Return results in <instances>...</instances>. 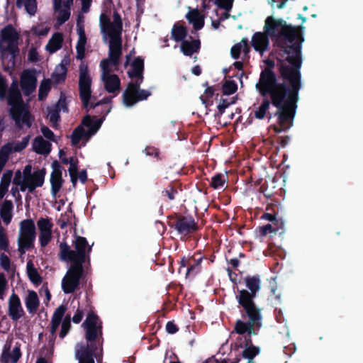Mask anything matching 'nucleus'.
<instances>
[{
  "label": "nucleus",
  "instance_id": "nucleus-1",
  "mask_svg": "<svg viewBox=\"0 0 363 363\" xmlns=\"http://www.w3.org/2000/svg\"><path fill=\"white\" fill-rule=\"evenodd\" d=\"M284 79L290 84L287 91L284 83L277 82L275 74L269 69L261 72L256 87L263 96L269 94L272 104L278 108L277 115L279 125H289L294 118L298 92L300 89V74L297 69H289L286 64L279 68Z\"/></svg>",
  "mask_w": 363,
  "mask_h": 363
},
{
  "label": "nucleus",
  "instance_id": "nucleus-2",
  "mask_svg": "<svg viewBox=\"0 0 363 363\" xmlns=\"http://www.w3.org/2000/svg\"><path fill=\"white\" fill-rule=\"evenodd\" d=\"M263 29L268 37L274 38L284 48L288 55L286 60L281 63L280 67L286 64L289 69L298 70L301 65V43L303 40L299 28L287 24L282 19L268 16L264 21Z\"/></svg>",
  "mask_w": 363,
  "mask_h": 363
},
{
  "label": "nucleus",
  "instance_id": "nucleus-3",
  "mask_svg": "<svg viewBox=\"0 0 363 363\" xmlns=\"http://www.w3.org/2000/svg\"><path fill=\"white\" fill-rule=\"evenodd\" d=\"M73 247L74 250H72L66 242L60 245V259L72 262L62 281V288L66 294L72 293L78 287L83 274L82 264L85 261L86 252L91 251L86 238L81 236L76 237Z\"/></svg>",
  "mask_w": 363,
  "mask_h": 363
},
{
  "label": "nucleus",
  "instance_id": "nucleus-4",
  "mask_svg": "<svg viewBox=\"0 0 363 363\" xmlns=\"http://www.w3.org/2000/svg\"><path fill=\"white\" fill-rule=\"evenodd\" d=\"M99 26L104 40H108V55L121 56L123 23L120 15L115 11L111 19L105 13H101Z\"/></svg>",
  "mask_w": 363,
  "mask_h": 363
},
{
  "label": "nucleus",
  "instance_id": "nucleus-5",
  "mask_svg": "<svg viewBox=\"0 0 363 363\" xmlns=\"http://www.w3.org/2000/svg\"><path fill=\"white\" fill-rule=\"evenodd\" d=\"M19 35L11 26H7L1 31L0 50L1 60L6 69H9L15 65V58L18 52Z\"/></svg>",
  "mask_w": 363,
  "mask_h": 363
},
{
  "label": "nucleus",
  "instance_id": "nucleus-6",
  "mask_svg": "<svg viewBox=\"0 0 363 363\" xmlns=\"http://www.w3.org/2000/svg\"><path fill=\"white\" fill-rule=\"evenodd\" d=\"M8 103L11 106L10 112L16 125L21 128L31 125V118L22 103L21 95L16 82H13L9 90Z\"/></svg>",
  "mask_w": 363,
  "mask_h": 363
},
{
  "label": "nucleus",
  "instance_id": "nucleus-7",
  "mask_svg": "<svg viewBox=\"0 0 363 363\" xmlns=\"http://www.w3.org/2000/svg\"><path fill=\"white\" fill-rule=\"evenodd\" d=\"M121 56L108 55L100 62L101 69V79L104 83L105 89L109 93H115L120 89L121 81L119 77L112 74L118 70Z\"/></svg>",
  "mask_w": 363,
  "mask_h": 363
},
{
  "label": "nucleus",
  "instance_id": "nucleus-8",
  "mask_svg": "<svg viewBox=\"0 0 363 363\" xmlns=\"http://www.w3.org/2000/svg\"><path fill=\"white\" fill-rule=\"evenodd\" d=\"M45 169H39L34 171L32 175L23 177L21 174V171L18 170L13 179V184L20 187L21 191H28L33 193L38 187L43 185L45 176Z\"/></svg>",
  "mask_w": 363,
  "mask_h": 363
},
{
  "label": "nucleus",
  "instance_id": "nucleus-9",
  "mask_svg": "<svg viewBox=\"0 0 363 363\" xmlns=\"http://www.w3.org/2000/svg\"><path fill=\"white\" fill-rule=\"evenodd\" d=\"M35 238V223L31 219L23 220L20 223L18 238V250L24 253L26 250L32 247Z\"/></svg>",
  "mask_w": 363,
  "mask_h": 363
},
{
  "label": "nucleus",
  "instance_id": "nucleus-10",
  "mask_svg": "<svg viewBox=\"0 0 363 363\" xmlns=\"http://www.w3.org/2000/svg\"><path fill=\"white\" fill-rule=\"evenodd\" d=\"M82 326L85 330V338L87 342H99V339L102 335V325L96 314L93 312L89 313Z\"/></svg>",
  "mask_w": 363,
  "mask_h": 363
},
{
  "label": "nucleus",
  "instance_id": "nucleus-11",
  "mask_svg": "<svg viewBox=\"0 0 363 363\" xmlns=\"http://www.w3.org/2000/svg\"><path fill=\"white\" fill-rule=\"evenodd\" d=\"M150 95L149 91L140 89L138 83H130L123 94V103L126 106H132L138 101L146 99Z\"/></svg>",
  "mask_w": 363,
  "mask_h": 363
},
{
  "label": "nucleus",
  "instance_id": "nucleus-12",
  "mask_svg": "<svg viewBox=\"0 0 363 363\" xmlns=\"http://www.w3.org/2000/svg\"><path fill=\"white\" fill-rule=\"evenodd\" d=\"M91 79L88 74L86 66L81 65L79 67V94L84 106H87L91 97Z\"/></svg>",
  "mask_w": 363,
  "mask_h": 363
},
{
  "label": "nucleus",
  "instance_id": "nucleus-13",
  "mask_svg": "<svg viewBox=\"0 0 363 363\" xmlns=\"http://www.w3.org/2000/svg\"><path fill=\"white\" fill-rule=\"evenodd\" d=\"M74 0H52L53 9L56 13L58 26L62 25L70 17V9Z\"/></svg>",
  "mask_w": 363,
  "mask_h": 363
},
{
  "label": "nucleus",
  "instance_id": "nucleus-14",
  "mask_svg": "<svg viewBox=\"0 0 363 363\" xmlns=\"http://www.w3.org/2000/svg\"><path fill=\"white\" fill-rule=\"evenodd\" d=\"M78 343L75 345V357L79 363H94L93 353L96 350V343L89 342Z\"/></svg>",
  "mask_w": 363,
  "mask_h": 363
},
{
  "label": "nucleus",
  "instance_id": "nucleus-15",
  "mask_svg": "<svg viewBox=\"0 0 363 363\" xmlns=\"http://www.w3.org/2000/svg\"><path fill=\"white\" fill-rule=\"evenodd\" d=\"M37 227L39 231V241L41 247L48 245L52 238L53 223L48 218H40L37 221Z\"/></svg>",
  "mask_w": 363,
  "mask_h": 363
},
{
  "label": "nucleus",
  "instance_id": "nucleus-16",
  "mask_svg": "<svg viewBox=\"0 0 363 363\" xmlns=\"http://www.w3.org/2000/svg\"><path fill=\"white\" fill-rule=\"evenodd\" d=\"M250 320L248 323H245L240 320H238L235 325V330L238 334H244L247 333L248 338H250L251 335L255 334V328L260 327V315H255L249 316Z\"/></svg>",
  "mask_w": 363,
  "mask_h": 363
},
{
  "label": "nucleus",
  "instance_id": "nucleus-17",
  "mask_svg": "<svg viewBox=\"0 0 363 363\" xmlns=\"http://www.w3.org/2000/svg\"><path fill=\"white\" fill-rule=\"evenodd\" d=\"M255 296V294L245 289L239 291L238 302L244 308L248 316L260 315L253 302Z\"/></svg>",
  "mask_w": 363,
  "mask_h": 363
},
{
  "label": "nucleus",
  "instance_id": "nucleus-18",
  "mask_svg": "<svg viewBox=\"0 0 363 363\" xmlns=\"http://www.w3.org/2000/svg\"><path fill=\"white\" fill-rule=\"evenodd\" d=\"M8 314L13 320H17L24 315L20 298L15 293L8 300Z\"/></svg>",
  "mask_w": 363,
  "mask_h": 363
},
{
  "label": "nucleus",
  "instance_id": "nucleus-19",
  "mask_svg": "<svg viewBox=\"0 0 363 363\" xmlns=\"http://www.w3.org/2000/svg\"><path fill=\"white\" fill-rule=\"evenodd\" d=\"M250 43L254 50L262 55L269 49V39L264 31H259L252 35Z\"/></svg>",
  "mask_w": 363,
  "mask_h": 363
},
{
  "label": "nucleus",
  "instance_id": "nucleus-20",
  "mask_svg": "<svg viewBox=\"0 0 363 363\" xmlns=\"http://www.w3.org/2000/svg\"><path fill=\"white\" fill-rule=\"evenodd\" d=\"M52 168L53 170L50 175L51 191L55 196L62 188L63 179L61 167L57 162L52 164Z\"/></svg>",
  "mask_w": 363,
  "mask_h": 363
},
{
  "label": "nucleus",
  "instance_id": "nucleus-21",
  "mask_svg": "<svg viewBox=\"0 0 363 363\" xmlns=\"http://www.w3.org/2000/svg\"><path fill=\"white\" fill-rule=\"evenodd\" d=\"M186 18L196 30H201L204 26L205 16L196 9H190L186 14Z\"/></svg>",
  "mask_w": 363,
  "mask_h": 363
},
{
  "label": "nucleus",
  "instance_id": "nucleus-22",
  "mask_svg": "<svg viewBox=\"0 0 363 363\" xmlns=\"http://www.w3.org/2000/svg\"><path fill=\"white\" fill-rule=\"evenodd\" d=\"M21 88L25 94H30L36 87V79L35 76L28 71H25L21 78Z\"/></svg>",
  "mask_w": 363,
  "mask_h": 363
},
{
  "label": "nucleus",
  "instance_id": "nucleus-23",
  "mask_svg": "<svg viewBox=\"0 0 363 363\" xmlns=\"http://www.w3.org/2000/svg\"><path fill=\"white\" fill-rule=\"evenodd\" d=\"M250 48L248 45L247 38H243L239 43L234 45L230 50V54L233 58L238 59L242 54L243 57L247 56L250 52Z\"/></svg>",
  "mask_w": 363,
  "mask_h": 363
},
{
  "label": "nucleus",
  "instance_id": "nucleus-24",
  "mask_svg": "<svg viewBox=\"0 0 363 363\" xmlns=\"http://www.w3.org/2000/svg\"><path fill=\"white\" fill-rule=\"evenodd\" d=\"M30 137L26 136L21 141H14L3 145L1 148H5L7 155L9 156L12 152H18L24 150L28 145Z\"/></svg>",
  "mask_w": 363,
  "mask_h": 363
},
{
  "label": "nucleus",
  "instance_id": "nucleus-25",
  "mask_svg": "<svg viewBox=\"0 0 363 363\" xmlns=\"http://www.w3.org/2000/svg\"><path fill=\"white\" fill-rule=\"evenodd\" d=\"M77 34L79 36L76 50H77V58L78 60H82L85 55V45L86 43V37L84 28L82 26H77Z\"/></svg>",
  "mask_w": 363,
  "mask_h": 363
},
{
  "label": "nucleus",
  "instance_id": "nucleus-26",
  "mask_svg": "<svg viewBox=\"0 0 363 363\" xmlns=\"http://www.w3.org/2000/svg\"><path fill=\"white\" fill-rule=\"evenodd\" d=\"M25 304L29 313L34 314L37 312L40 306V301L35 291H28L25 298Z\"/></svg>",
  "mask_w": 363,
  "mask_h": 363
},
{
  "label": "nucleus",
  "instance_id": "nucleus-27",
  "mask_svg": "<svg viewBox=\"0 0 363 363\" xmlns=\"http://www.w3.org/2000/svg\"><path fill=\"white\" fill-rule=\"evenodd\" d=\"M69 61L68 59H63L60 64L56 66L52 74V80L55 83H59L65 79L67 74V66L69 65Z\"/></svg>",
  "mask_w": 363,
  "mask_h": 363
},
{
  "label": "nucleus",
  "instance_id": "nucleus-28",
  "mask_svg": "<svg viewBox=\"0 0 363 363\" xmlns=\"http://www.w3.org/2000/svg\"><path fill=\"white\" fill-rule=\"evenodd\" d=\"M177 230L183 234H187L196 230L197 227L194 220L191 218L179 219L176 224Z\"/></svg>",
  "mask_w": 363,
  "mask_h": 363
},
{
  "label": "nucleus",
  "instance_id": "nucleus-29",
  "mask_svg": "<svg viewBox=\"0 0 363 363\" xmlns=\"http://www.w3.org/2000/svg\"><path fill=\"white\" fill-rule=\"evenodd\" d=\"M64 41L63 35L61 33H55L45 46L46 50L52 54L60 50Z\"/></svg>",
  "mask_w": 363,
  "mask_h": 363
},
{
  "label": "nucleus",
  "instance_id": "nucleus-30",
  "mask_svg": "<svg viewBox=\"0 0 363 363\" xmlns=\"http://www.w3.org/2000/svg\"><path fill=\"white\" fill-rule=\"evenodd\" d=\"M33 150L40 155H48L51 150V144L42 137H36L33 143Z\"/></svg>",
  "mask_w": 363,
  "mask_h": 363
},
{
  "label": "nucleus",
  "instance_id": "nucleus-31",
  "mask_svg": "<svg viewBox=\"0 0 363 363\" xmlns=\"http://www.w3.org/2000/svg\"><path fill=\"white\" fill-rule=\"evenodd\" d=\"M143 67V60L140 57L135 58L131 63L130 69L128 72L129 77L130 78H138L142 80Z\"/></svg>",
  "mask_w": 363,
  "mask_h": 363
},
{
  "label": "nucleus",
  "instance_id": "nucleus-32",
  "mask_svg": "<svg viewBox=\"0 0 363 363\" xmlns=\"http://www.w3.org/2000/svg\"><path fill=\"white\" fill-rule=\"evenodd\" d=\"M180 48L182 52L187 56H191L197 52L200 48V41L199 40H183Z\"/></svg>",
  "mask_w": 363,
  "mask_h": 363
},
{
  "label": "nucleus",
  "instance_id": "nucleus-33",
  "mask_svg": "<svg viewBox=\"0 0 363 363\" xmlns=\"http://www.w3.org/2000/svg\"><path fill=\"white\" fill-rule=\"evenodd\" d=\"M65 311L66 307L63 305L60 306L55 311L51 320L50 332L52 334L55 333L60 323L62 322Z\"/></svg>",
  "mask_w": 363,
  "mask_h": 363
},
{
  "label": "nucleus",
  "instance_id": "nucleus-34",
  "mask_svg": "<svg viewBox=\"0 0 363 363\" xmlns=\"http://www.w3.org/2000/svg\"><path fill=\"white\" fill-rule=\"evenodd\" d=\"M21 355V354L19 347H15L12 351L7 349L3 352L1 361L3 363H16L20 358Z\"/></svg>",
  "mask_w": 363,
  "mask_h": 363
},
{
  "label": "nucleus",
  "instance_id": "nucleus-35",
  "mask_svg": "<svg viewBox=\"0 0 363 363\" xmlns=\"http://www.w3.org/2000/svg\"><path fill=\"white\" fill-rule=\"evenodd\" d=\"M259 353V348L252 345L250 338L246 339L245 350L242 352V357L248 359V363H253V358Z\"/></svg>",
  "mask_w": 363,
  "mask_h": 363
},
{
  "label": "nucleus",
  "instance_id": "nucleus-36",
  "mask_svg": "<svg viewBox=\"0 0 363 363\" xmlns=\"http://www.w3.org/2000/svg\"><path fill=\"white\" fill-rule=\"evenodd\" d=\"M83 125L87 127L88 130L86 133L87 138H89L99 130L101 125V121L100 119L93 120L90 116H86L83 120Z\"/></svg>",
  "mask_w": 363,
  "mask_h": 363
},
{
  "label": "nucleus",
  "instance_id": "nucleus-37",
  "mask_svg": "<svg viewBox=\"0 0 363 363\" xmlns=\"http://www.w3.org/2000/svg\"><path fill=\"white\" fill-rule=\"evenodd\" d=\"M12 177L13 172L11 170H6L3 174L0 182V199H1L7 193Z\"/></svg>",
  "mask_w": 363,
  "mask_h": 363
},
{
  "label": "nucleus",
  "instance_id": "nucleus-38",
  "mask_svg": "<svg viewBox=\"0 0 363 363\" xmlns=\"http://www.w3.org/2000/svg\"><path fill=\"white\" fill-rule=\"evenodd\" d=\"M13 203L11 201L5 200L1 207L0 214L3 221L9 224L12 218Z\"/></svg>",
  "mask_w": 363,
  "mask_h": 363
},
{
  "label": "nucleus",
  "instance_id": "nucleus-39",
  "mask_svg": "<svg viewBox=\"0 0 363 363\" xmlns=\"http://www.w3.org/2000/svg\"><path fill=\"white\" fill-rule=\"evenodd\" d=\"M16 6L18 8L23 6L30 15H34L37 11L35 0H16Z\"/></svg>",
  "mask_w": 363,
  "mask_h": 363
},
{
  "label": "nucleus",
  "instance_id": "nucleus-40",
  "mask_svg": "<svg viewBox=\"0 0 363 363\" xmlns=\"http://www.w3.org/2000/svg\"><path fill=\"white\" fill-rule=\"evenodd\" d=\"M27 273L30 280L35 284H40L42 281V279L38 274L37 269L35 268L32 261H28L27 262Z\"/></svg>",
  "mask_w": 363,
  "mask_h": 363
},
{
  "label": "nucleus",
  "instance_id": "nucleus-41",
  "mask_svg": "<svg viewBox=\"0 0 363 363\" xmlns=\"http://www.w3.org/2000/svg\"><path fill=\"white\" fill-rule=\"evenodd\" d=\"M247 287L250 293L256 295L260 289V280L258 277H249L245 279Z\"/></svg>",
  "mask_w": 363,
  "mask_h": 363
},
{
  "label": "nucleus",
  "instance_id": "nucleus-42",
  "mask_svg": "<svg viewBox=\"0 0 363 363\" xmlns=\"http://www.w3.org/2000/svg\"><path fill=\"white\" fill-rule=\"evenodd\" d=\"M187 35V30L183 26L174 25L172 30L173 39L177 41H182Z\"/></svg>",
  "mask_w": 363,
  "mask_h": 363
},
{
  "label": "nucleus",
  "instance_id": "nucleus-43",
  "mask_svg": "<svg viewBox=\"0 0 363 363\" xmlns=\"http://www.w3.org/2000/svg\"><path fill=\"white\" fill-rule=\"evenodd\" d=\"M85 136L87 137L86 130L84 129L82 126H79L74 130L71 135L72 145H77L80 141V140Z\"/></svg>",
  "mask_w": 363,
  "mask_h": 363
},
{
  "label": "nucleus",
  "instance_id": "nucleus-44",
  "mask_svg": "<svg viewBox=\"0 0 363 363\" xmlns=\"http://www.w3.org/2000/svg\"><path fill=\"white\" fill-rule=\"evenodd\" d=\"M51 89V81L49 79H44L39 87L38 97L40 100H43L48 95Z\"/></svg>",
  "mask_w": 363,
  "mask_h": 363
},
{
  "label": "nucleus",
  "instance_id": "nucleus-45",
  "mask_svg": "<svg viewBox=\"0 0 363 363\" xmlns=\"http://www.w3.org/2000/svg\"><path fill=\"white\" fill-rule=\"evenodd\" d=\"M226 182V177L222 174H217L212 177L211 185L215 189H221L224 187Z\"/></svg>",
  "mask_w": 363,
  "mask_h": 363
},
{
  "label": "nucleus",
  "instance_id": "nucleus-46",
  "mask_svg": "<svg viewBox=\"0 0 363 363\" xmlns=\"http://www.w3.org/2000/svg\"><path fill=\"white\" fill-rule=\"evenodd\" d=\"M269 106V101L268 99H264L257 110L255 111V116L258 119L264 118Z\"/></svg>",
  "mask_w": 363,
  "mask_h": 363
},
{
  "label": "nucleus",
  "instance_id": "nucleus-47",
  "mask_svg": "<svg viewBox=\"0 0 363 363\" xmlns=\"http://www.w3.org/2000/svg\"><path fill=\"white\" fill-rule=\"evenodd\" d=\"M69 173L71 177L72 182L74 185L77 181V161L73 158H69Z\"/></svg>",
  "mask_w": 363,
  "mask_h": 363
},
{
  "label": "nucleus",
  "instance_id": "nucleus-48",
  "mask_svg": "<svg viewBox=\"0 0 363 363\" xmlns=\"http://www.w3.org/2000/svg\"><path fill=\"white\" fill-rule=\"evenodd\" d=\"M9 241L6 233V230L0 226V250L4 251H9Z\"/></svg>",
  "mask_w": 363,
  "mask_h": 363
},
{
  "label": "nucleus",
  "instance_id": "nucleus-49",
  "mask_svg": "<svg viewBox=\"0 0 363 363\" xmlns=\"http://www.w3.org/2000/svg\"><path fill=\"white\" fill-rule=\"evenodd\" d=\"M238 86L236 83L232 80H227L223 85V92L225 95H230L237 91Z\"/></svg>",
  "mask_w": 363,
  "mask_h": 363
},
{
  "label": "nucleus",
  "instance_id": "nucleus-50",
  "mask_svg": "<svg viewBox=\"0 0 363 363\" xmlns=\"http://www.w3.org/2000/svg\"><path fill=\"white\" fill-rule=\"evenodd\" d=\"M234 0H215V4L224 9L225 11H230L232 9Z\"/></svg>",
  "mask_w": 363,
  "mask_h": 363
},
{
  "label": "nucleus",
  "instance_id": "nucleus-51",
  "mask_svg": "<svg viewBox=\"0 0 363 363\" xmlns=\"http://www.w3.org/2000/svg\"><path fill=\"white\" fill-rule=\"evenodd\" d=\"M70 316H66L62 322V328L60 333V335L62 338H63L67 335L70 329Z\"/></svg>",
  "mask_w": 363,
  "mask_h": 363
},
{
  "label": "nucleus",
  "instance_id": "nucleus-52",
  "mask_svg": "<svg viewBox=\"0 0 363 363\" xmlns=\"http://www.w3.org/2000/svg\"><path fill=\"white\" fill-rule=\"evenodd\" d=\"M50 27L40 24L35 26L33 30L35 35H46L50 31Z\"/></svg>",
  "mask_w": 363,
  "mask_h": 363
},
{
  "label": "nucleus",
  "instance_id": "nucleus-53",
  "mask_svg": "<svg viewBox=\"0 0 363 363\" xmlns=\"http://www.w3.org/2000/svg\"><path fill=\"white\" fill-rule=\"evenodd\" d=\"M0 264H1V267L6 271H8L10 269V264H11L10 259L4 253H1L0 255Z\"/></svg>",
  "mask_w": 363,
  "mask_h": 363
},
{
  "label": "nucleus",
  "instance_id": "nucleus-54",
  "mask_svg": "<svg viewBox=\"0 0 363 363\" xmlns=\"http://www.w3.org/2000/svg\"><path fill=\"white\" fill-rule=\"evenodd\" d=\"M279 225H274L272 224H267L261 228V232L263 235H265L268 233H276L277 231V228Z\"/></svg>",
  "mask_w": 363,
  "mask_h": 363
},
{
  "label": "nucleus",
  "instance_id": "nucleus-55",
  "mask_svg": "<svg viewBox=\"0 0 363 363\" xmlns=\"http://www.w3.org/2000/svg\"><path fill=\"white\" fill-rule=\"evenodd\" d=\"M58 111L55 109L50 110L48 113V118L53 126H55L59 118Z\"/></svg>",
  "mask_w": 363,
  "mask_h": 363
},
{
  "label": "nucleus",
  "instance_id": "nucleus-56",
  "mask_svg": "<svg viewBox=\"0 0 363 363\" xmlns=\"http://www.w3.org/2000/svg\"><path fill=\"white\" fill-rule=\"evenodd\" d=\"M7 286V280L4 274L0 273V298H3Z\"/></svg>",
  "mask_w": 363,
  "mask_h": 363
},
{
  "label": "nucleus",
  "instance_id": "nucleus-57",
  "mask_svg": "<svg viewBox=\"0 0 363 363\" xmlns=\"http://www.w3.org/2000/svg\"><path fill=\"white\" fill-rule=\"evenodd\" d=\"M40 130L44 137L50 140L55 141V135L48 127L42 125Z\"/></svg>",
  "mask_w": 363,
  "mask_h": 363
},
{
  "label": "nucleus",
  "instance_id": "nucleus-58",
  "mask_svg": "<svg viewBox=\"0 0 363 363\" xmlns=\"http://www.w3.org/2000/svg\"><path fill=\"white\" fill-rule=\"evenodd\" d=\"M6 84L5 80L0 76V99H3L5 96Z\"/></svg>",
  "mask_w": 363,
  "mask_h": 363
},
{
  "label": "nucleus",
  "instance_id": "nucleus-59",
  "mask_svg": "<svg viewBox=\"0 0 363 363\" xmlns=\"http://www.w3.org/2000/svg\"><path fill=\"white\" fill-rule=\"evenodd\" d=\"M84 316V313L82 310L77 309L75 312V314L74 315L72 318V320L75 323H79L82 320V318Z\"/></svg>",
  "mask_w": 363,
  "mask_h": 363
},
{
  "label": "nucleus",
  "instance_id": "nucleus-60",
  "mask_svg": "<svg viewBox=\"0 0 363 363\" xmlns=\"http://www.w3.org/2000/svg\"><path fill=\"white\" fill-rule=\"evenodd\" d=\"M166 330L169 333L174 334L178 330V328L173 322H168L166 325Z\"/></svg>",
  "mask_w": 363,
  "mask_h": 363
},
{
  "label": "nucleus",
  "instance_id": "nucleus-61",
  "mask_svg": "<svg viewBox=\"0 0 363 363\" xmlns=\"http://www.w3.org/2000/svg\"><path fill=\"white\" fill-rule=\"evenodd\" d=\"M82 4V10L84 13L88 12L91 6L92 0H80Z\"/></svg>",
  "mask_w": 363,
  "mask_h": 363
},
{
  "label": "nucleus",
  "instance_id": "nucleus-62",
  "mask_svg": "<svg viewBox=\"0 0 363 363\" xmlns=\"http://www.w3.org/2000/svg\"><path fill=\"white\" fill-rule=\"evenodd\" d=\"M230 103H228L226 100L223 99L218 105V113L223 114L225 109L229 106Z\"/></svg>",
  "mask_w": 363,
  "mask_h": 363
},
{
  "label": "nucleus",
  "instance_id": "nucleus-63",
  "mask_svg": "<svg viewBox=\"0 0 363 363\" xmlns=\"http://www.w3.org/2000/svg\"><path fill=\"white\" fill-rule=\"evenodd\" d=\"M263 217L269 221L274 222V225H282V223H279L278 221H277L275 216L272 214L267 213Z\"/></svg>",
  "mask_w": 363,
  "mask_h": 363
},
{
  "label": "nucleus",
  "instance_id": "nucleus-64",
  "mask_svg": "<svg viewBox=\"0 0 363 363\" xmlns=\"http://www.w3.org/2000/svg\"><path fill=\"white\" fill-rule=\"evenodd\" d=\"M31 166L30 165H26L23 172H21V174L23 175V177H26L28 175H32L33 172H31Z\"/></svg>",
  "mask_w": 363,
  "mask_h": 363
}]
</instances>
